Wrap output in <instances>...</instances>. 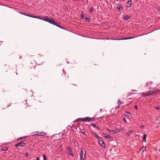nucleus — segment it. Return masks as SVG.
<instances>
[{
    "instance_id": "nucleus-2",
    "label": "nucleus",
    "mask_w": 160,
    "mask_h": 160,
    "mask_svg": "<svg viewBox=\"0 0 160 160\" xmlns=\"http://www.w3.org/2000/svg\"><path fill=\"white\" fill-rule=\"evenodd\" d=\"M81 122H91L93 121L94 120L93 118H90L89 117H87L85 118H79L78 119Z\"/></svg>"
},
{
    "instance_id": "nucleus-3",
    "label": "nucleus",
    "mask_w": 160,
    "mask_h": 160,
    "mask_svg": "<svg viewBox=\"0 0 160 160\" xmlns=\"http://www.w3.org/2000/svg\"><path fill=\"white\" fill-rule=\"evenodd\" d=\"M43 20L48 22L51 24H53V22H55V21L48 18V17L47 16H45L44 18L43 19Z\"/></svg>"
},
{
    "instance_id": "nucleus-20",
    "label": "nucleus",
    "mask_w": 160,
    "mask_h": 160,
    "mask_svg": "<svg viewBox=\"0 0 160 160\" xmlns=\"http://www.w3.org/2000/svg\"><path fill=\"white\" fill-rule=\"evenodd\" d=\"M93 11V8L92 7H91L89 9V12L91 13Z\"/></svg>"
},
{
    "instance_id": "nucleus-33",
    "label": "nucleus",
    "mask_w": 160,
    "mask_h": 160,
    "mask_svg": "<svg viewBox=\"0 0 160 160\" xmlns=\"http://www.w3.org/2000/svg\"><path fill=\"white\" fill-rule=\"evenodd\" d=\"M143 127H144V126H142H142H140V129H142V128H143Z\"/></svg>"
},
{
    "instance_id": "nucleus-4",
    "label": "nucleus",
    "mask_w": 160,
    "mask_h": 160,
    "mask_svg": "<svg viewBox=\"0 0 160 160\" xmlns=\"http://www.w3.org/2000/svg\"><path fill=\"white\" fill-rule=\"evenodd\" d=\"M98 143L101 147L103 148H105V144L102 140L101 139H99L98 141Z\"/></svg>"
},
{
    "instance_id": "nucleus-17",
    "label": "nucleus",
    "mask_w": 160,
    "mask_h": 160,
    "mask_svg": "<svg viewBox=\"0 0 160 160\" xmlns=\"http://www.w3.org/2000/svg\"><path fill=\"white\" fill-rule=\"evenodd\" d=\"M150 94L147 93H143L142 94V96L143 97H147L149 96Z\"/></svg>"
},
{
    "instance_id": "nucleus-7",
    "label": "nucleus",
    "mask_w": 160,
    "mask_h": 160,
    "mask_svg": "<svg viewBox=\"0 0 160 160\" xmlns=\"http://www.w3.org/2000/svg\"><path fill=\"white\" fill-rule=\"evenodd\" d=\"M25 144L23 142H20L15 145L16 147H23Z\"/></svg>"
},
{
    "instance_id": "nucleus-15",
    "label": "nucleus",
    "mask_w": 160,
    "mask_h": 160,
    "mask_svg": "<svg viewBox=\"0 0 160 160\" xmlns=\"http://www.w3.org/2000/svg\"><path fill=\"white\" fill-rule=\"evenodd\" d=\"M130 18V17L128 15H126L125 16L124 18V19H125V20L127 21L128 20V19Z\"/></svg>"
},
{
    "instance_id": "nucleus-37",
    "label": "nucleus",
    "mask_w": 160,
    "mask_h": 160,
    "mask_svg": "<svg viewBox=\"0 0 160 160\" xmlns=\"http://www.w3.org/2000/svg\"><path fill=\"white\" fill-rule=\"evenodd\" d=\"M108 130L109 131H110V132H111V130H110L109 129H108Z\"/></svg>"
},
{
    "instance_id": "nucleus-24",
    "label": "nucleus",
    "mask_w": 160,
    "mask_h": 160,
    "mask_svg": "<svg viewBox=\"0 0 160 160\" xmlns=\"http://www.w3.org/2000/svg\"><path fill=\"white\" fill-rule=\"evenodd\" d=\"M19 13L21 14H22V15H25V16H27V14H28V13H22V12H19Z\"/></svg>"
},
{
    "instance_id": "nucleus-38",
    "label": "nucleus",
    "mask_w": 160,
    "mask_h": 160,
    "mask_svg": "<svg viewBox=\"0 0 160 160\" xmlns=\"http://www.w3.org/2000/svg\"><path fill=\"white\" fill-rule=\"evenodd\" d=\"M135 108L136 109H137L138 108L137 107V106H135Z\"/></svg>"
},
{
    "instance_id": "nucleus-5",
    "label": "nucleus",
    "mask_w": 160,
    "mask_h": 160,
    "mask_svg": "<svg viewBox=\"0 0 160 160\" xmlns=\"http://www.w3.org/2000/svg\"><path fill=\"white\" fill-rule=\"evenodd\" d=\"M35 135L39 136H44L46 135V133L44 132H39L37 131L35 132Z\"/></svg>"
},
{
    "instance_id": "nucleus-19",
    "label": "nucleus",
    "mask_w": 160,
    "mask_h": 160,
    "mask_svg": "<svg viewBox=\"0 0 160 160\" xmlns=\"http://www.w3.org/2000/svg\"><path fill=\"white\" fill-rule=\"evenodd\" d=\"M27 16L33 18H35V16L33 15H31L30 14H28V13L27 14Z\"/></svg>"
},
{
    "instance_id": "nucleus-28",
    "label": "nucleus",
    "mask_w": 160,
    "mask_h": 160,
    "mask_svg": "<svg viewBox=\"0 0 160 160\" xmlns=\"http://www.w3.org/2000/svg\"><path fill=\"white\" fill-rule=\"evenodd\" d=\"M85 19L86 21L87 22H88L89 21V19L88 18H86Z\"/></svg>"
},
{
    "instance_id": "nucleus-16",
    "label": "nucleus",
    "mask_w": 160,
    "mask_h": 160,
    "mask_svg": "<svg viewBox=\"0 0 160 160\" xmlns=\"http://www.w3.org/2000/svg\"><path fill=\"white\" fill-rule=\"evenodd\" d=\"M53 24V25H54L60 28H62L63 29H65L64 28L62 27H61V26L58 25V24H56L55 23H54V22H53V24Z\"/></svg>"
},
{
    "instance_id": "nucleus-14",
    "label": "nucleus",
    "mask_w": 160,
    "mask_h": 160,
    "mask_svg": "<svg viewBox=\"0 0 160 160\" xmlns=\"http://www.w3.org/2000/svg\"><path fill=\"white\" fill-rule=\"evenodd\" d=\"M93 136L94 137L98 138L99 140L101 139V138L96 134H93Z\"/></svg>"
},
{
    "instance_id": "nucleus-36",
    "label": "nucleus",
    "mask_w": 160,
    "mask_h": 160,
    "mask_svg": "<svg viewBox=\"0 0 160 160\" xmlns=\"http://www.w3.org/2000/svg\"><path fill=\"white\" fill-rule=\"evenodd\" d=\"M36 160H39V158H37L36 159Z\"/></svg>"
},
{
    "instance_id": "nucleus-23",
    "label": "nucleus",
    "mask_w": 160,
    "mask_h": 160,
    "mask_svg": "<svg viewBox=\"0 0 160 160\" xmlns=\"http://www.w3.org/2000/svg\"><path fill=\"white\" fill-rule=\"evenodd\" d=\"M8 149V148L4 147V148H2V150L3 151H6Z\"/></svg>"
},
{
    "instance_id": "nucleus-22",
    "label": "nucleus",
    "mask_w": 160,
    "mask_h": 160,
    "mask_svg": "<svg viewBox=\"0 0 160 160\" xmlns=\"http://www.w3.org/2000/svg\"><path fill=\"white\" fill-rule=\"evenodd\" d=\"M35 18H38V19L43 20V18H42V17H40L35 16Z\"/></svg>"
},
{
    "instance_id": "nucleus-8",
    "label": "nucleus",
    "mask_w": 160,
    "mask_h": 160,
    "mask_svg": "<svg viewBox=\"0 0 160 160\" xmlns=\"http://www.w3.org/2000/svg\"><path fill=\"white\" fill-rule=\"evenodd\" d=\"M117 9L119 11H120L123 8L121 6V5L120 4H118L117 5Z\"/></svg>"
},
{
    "instance_id": "nucleus-10",
    "label": "nucleus",
    "mask_w": 160,
    "mask_h": 160,
    "mask_svg": "<svg viewBox=\"0 0 160 160\" xmlns=\"http://www.w3.org/2000/svg\"><path fill=\"white\" fill-rule=\"evenodd\" d=\"M133 132H134V130H130L128 132H127L126 133V135H127V136H129V135H130V134H131L132 133H133Z\"/></svg>"
},
{
    "instance_id": "nucleus-29",
    "label": "nucleus",
    "mask_w": 160,
    "mask_h": 160,
    "mask_svg": "<svg viewBox=\"0 0 160 160\" xmlns=\"http://www.w3.org/2000/svg\"><path fill=\"white\" fill-rule=\"evenodd\" d=\"M25 156L26 157H28V153H26L25 154Z\"/></svg>"
},
{
    "instance_id": "nucleus-11",
    "label": "nucleus",
    "mask_w": 160,
    "mask_h": 160,
    "mask_svg": "<svg viewBox=\"0 0 160 160\" xmlns=\"http://www.w3.org/2000/svg\"><path fill=\"white\" fill-rule=\"evenodd\" d=\"M104 137L107 139H110L111 138V137L109 135L106 134H104Z\"/></svg>"
},
{
    "instance_id": "nucleus-6",
    "label": "nucleus",
    "mask_w": 160,
    "mask_h": 160,
    "mask_svg": "<svg viewBox=\"0 0 160 160\" xmlns=\"http://www.w3.org/2000/svg\"><path fill=\"white\" fill-rule=\"evenodd\" d=\"M67 153L68 154L72 156H73V152H72V151L71 149L70 148H68L67 149Z\"/></svg>"
},
{
    "instance_id": "nucleus-26",
    "label": "nucleus",
    "mask_w": 160,
    "mask_h": 160,
    "mask_svg": "<svg viewBox=\"0 0 160 160\" xmlns=\"http://www.w3.org/2000/svg\"><path fill=\"white\" fill-rule=\"evenodd\" d=\"M127 114H125L126 115L129 116L130 115V113L129 112H126Z\"/></svg>"
},
{
    "instance_id": "nucleus-27",
    "label": "nucleus",
    "mask_w": 160,
    "mask_h": 160,
    "mask_svg": "<svg viewBox=\"0 0 160 160\" xmlns=\"http://www.w3.org/2000/svg\"><path fill=\"white\" fill-rule=\"evenodd\" d=\"M123 120L125 122H126V119L125 118H123Z\"/></svg>"
},
{
    "instance_id": "nucleus-35",
    "label": "nucleus",
    "mask_w": 160,
    "mask_h": 160,
    "mask_svg": "<svg viewBox=\"0 0 160 160\" xmlns=\"http://www.w3.org/2000/svg\"><path fill=\"white\" fill-rule=\"evenodd\" d=\"M74 145H75V146H77V144H76L75 143H74Z\"/></svg>"
},
{
    "instance_id": "nucleus-12",
    "label": "nucleus",
    "mask_w": 160,
    "mask_h": 160,
    "mask_svg": "<svg viewBox=\"0 0 160 160\" xmlns=\"http://www.w3.org/2000/svg\"><path fill=\"white\" fill-rule=\"evenodd\" d=\"M132 1L131 0H129L127 2V4L128 6H127L128 7H130L131 6V5L132 4Z\"/></svg>"
},
{
    "instance_id": "nucleus-18",
    "label": "nucleus",
    "mask_w": 160,
    "mask_h": 160,
    "mask_svg": "<svg viewBox=\"0 0 160 160\" xmlns=\"http://www.w3.org/2000/svg\"><path fill=\"white\" fill-rule=\"evenodd\" d=\"M133 38H134L133 37H130V38H122V39H120V40H127V39H130Z\"/></svg>"
},
{
    "instance_id": "nucleus-9",
    "label": "nucleus",
    "mask_w": 160,
    "mask_h": 160,
    "mask_svg": "<svg viewBox=\"0 0 160 160\" xmlns=\"http://www.w3.org/2000/svg\"><path fill=\"white\" fill-rule=\"evenodd\" d=\"M116 131L112 130H111V132L113 133H117L118 132H120V130H119L118 129H116Z\"/></svg>"
},
{
    "instance_id": "nucleus-39",
    "label": "nucleus",
    "mask_w": 160,
    "mask_h": 160,
    "mask_svg": "<svg viewBox=\"0 0 160 160\" xmlns=\"http://www.w3.org/2000/svg\"><path fill=\"white\" fill-rule=\"evenodd\" d=\"M156 121H159V120H158V119H156Z\"/></svg>"
},
{
    "instance_id": "nucleus-21",
    "label": "nucleus",
    "mask_w": 160,
    "mask_h": 160,
    "mask_svg": "<svg viewBox=\"0 0 160 160\" xmlns=\"http://www.w3.org/2000/svg\"><path fill=\"white\" fill-rule=\"evenodd\" d=\"M123 102L119 100H118V105H120Z\"/></svg>"
},
{
    "instance_id": "nucleus-31",
    "label": "nucleus",
    "mask_w": 160,
    "mask_h": 160,
    "mask_svg": "<svg viewBox=\"0 0 160 160\" xmlns=\"http://www.w3.org/2000/svg\"><path fill=\"white\" fill-rule=\"evenodd\" d=\"M142 149H143V152L144 151V150H146V148L145 147H143L142 148Z\"/></svg>"
},
{
    "instance_id": "nucleus-34",
    "label": "nucleus",
    "mask_w": 160,
    "mask_h": 160,
    "mask_svg": "<svg viewBox=\"0 0 160 160\" xmlns=\"http://www.w3.org/2000/svg\"><path fill=\"white\" fill-rule=\"evenodd\" d=\"M156 109H158H158H159L160 108L159 107H156Z\"/></svg>"
},
{
    "instance_id": "nucleus-32",
    "label": "nucleus",
    "mask_w": 160,
    "mask_h": 160,
    "mask_svg": "<svg viewBox=\"0 0 160 160\" xmlns=\"http://www.w3.org/2000/svg\"><path fill=\"white\" fill-rule=\"evenodd\" d=\"M84 16L83 15V14L81 15V18L82 19H83V18H84Z\"/></svg>"
},
{
    "instance_id": "nucleus-1",
    "label": "nucleus",
    "mask_w": 160,
    "mask_h": 160,
    "mask_svg": "<svg viewBox=\"0 0 160 160\" xmlns=\"http://www.w3.org/2000/svg\"><path fill=\"white\" fill-rule=\"evenodd\" d=\"M86 151L84 148H82L81 149L80 153V160H85L86 155Z\"/></svg>"
},
{
    "instance_id": "nucleus-30",
    "label": "nucleus",
    "mask_w": 160,
    "mask_h": 160,
    "mask_svg": "<svg viewBox=\"0 0 160 160\" xmlns=\"http://www.w3.org/2000/svg\"><path fill=\"white\" fill-rule=\"evenodd\" d=\"M91 125L92 127H95V125L94 124H91Z\"/></svg>"
},
{
    "instance_id": "nucleus-13",
    "label": "nucleus",
    "mask_w": 160,
    "mask_h": 160,
    "mask_svg": "<svg viewBox=\"0 0 160 160\" xmlns=\"http://www.w3.org/2000/svg\"><path fill=\"white\" fill-rule=\"evenodd\" d=\"M147 138V135L146 134H144L143 135V141L146 142V139Z\"/></svg>"
},
{
    "instance_id": "nucleus-25",
    "label": "nucleus",
    "mask_w": 160,
    "mask_h": 160,
    "mask_svg": "<svg viewBox=\"0 0 160 160\" xmlns=\"http://www.w3.org/2000/svg\"><path fill=\"white\" fill-rule=\"evenodd\" d=\"M42 156L43 158V159L44 160H47V159H46V155H44V154H43L42 155Z\"/></svg>"
}]
</instances>
